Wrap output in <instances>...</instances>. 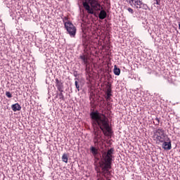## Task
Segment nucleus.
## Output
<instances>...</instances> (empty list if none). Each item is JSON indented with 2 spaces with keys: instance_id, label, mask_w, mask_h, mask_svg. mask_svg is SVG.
I'll return each mask as SVG.
<instances>
[{
  "instance_id": "obj_9",
  "label": "nucleus",
  "mask_w": 180,
  "mask_h": 180,
  "mask_svg": "<svg viewBox=\"0 0 180 180\" xmlns=\"http://www.w3.org/2000/svg\"><path fill=\"white\" fill-rule=\"evenodd\" d=\"M108 13H106V11L103 8L101 9L100 13L98 14L99 19L103 20V19H106Z\"/></svg>"
},
{
  "instance_id": "obj_26",
  "label": "nucleus",
  "mask_w": 180,
  "mask_h": 180,
  "mask_svg": "<svg viewBox=\"0 0 180 180\" xmlns=\"http://www.w3.org/2000/svg\"><path fill=\"white\" fill-rule=\"evenodd\" d=\"M98 161H99V158H96Z\"/></svg>"
},
{
  "instance_id": "obj_1",
  "label": "nucleus",
  "mask_w": 180,
  "mask_h": 180,
  "mask_svg": "<svg viewBox=\"0 0 180 180\" xmlns=\"http://www.w3.org/2000/svg\"><path fill=\"white\" fill-rule=\"evenodd\" d=\"M90 118L91 126L94 129V140H96L94 143H98L101 131L106 137H112L113 136L112 124L109 122V118L105 114L101 113L98 110L91 111L90 112ZM99 129L101 131H99Z\"/></svg>"
},
{
  "instance_id": "obj_11",
  "label": "nucleus",
  "mask_w": 180,
  "mask_h": 180,
  "mask_svg": "<svg viewBox=\"0 0 180 180\" xmlns=\"http://www.w3.org/2000/svg\"><path fill=\"white\" fill-rule=\"evenodd\" d=\"M136 9H144L145 11H147L148 9V6L147 4H143V1H139V4H138V6L136 7Z\"/></svg>"
},
{
  "instance_id": "obj_5",
  "label": "nucleus",
  "mask_w": 180,
  "mask_h": 180,
  "mask_svg": "<svg viewBox=\"0 0 180 180\" xmlns=\"http://www.w3.org/2000/svg\"><path fill=\"white\" fill-rule=\"evenodd\" d=\"M65 27L71 37H75L77 34V28L70 21L65 22Z\"/></svg>"
},
{
  "instance_id": "obj_17",
  "label": "nucleus",
  "mask_w": 180,
  "mask_h": 180,
  "mask_svg": "<svg viewBox=\"0 0 180 180\" xmlns=\"http://www.w3.org/2000/svg\"><path fill=\"white\" fill-rule=\"evenodd\" d=\"M62 161L63 162H65L67 164V162H68V155H67V153H64L62 156Z\"/></svg>"
},
{
  "instance_id": "obj_2",
  "label": "nucleus",
  "mask_w": 180,
  "mask_h": 180,
  "mask_svg": "<svg viewBox=\"0 0 180 180\" xmlns=\"http://www.w3.org/2000/svg\"><path fill=\"white\" fill-rule=\"evenodd\" d=\"M113 153L115 148H111L107 152L103 153V161L99 162L100 168L102 169L103 175L109 174V169H112V162H113Z\"/></svg>"
},
{
  "instance_id": "obj_21",
  "label": "nucleus",
  "mask_w": 180,
  "mask_h": 180,
  "mask_svg": "<svg viewBox=\"0 0 180 180\" xmlns=\"http://www.w3.org/2000/svg\"><path fill=\"white\" fill-rule=\"evenodd\" d=\"M6 96H7V98H12V94H11V91H6Z\"/></svg>"
},
{
  "instance_id": "obj_13",
  "label": "nucleus",
  "mask_w": 180,
  "mask_h": 180,
  "mask_svg": "<svg viewBox=\"0 0 180 180\" xmlns=\"http://www.w3.org/2000/svg\"><path fill=\"white\" fill-rule=\"evenodd\" d=\"M90 151H91V154L94 155V157L95 158H96V155H98V148H96L94 146H91Z\"/></svg>"
},
{
  "instance_id": "obj_18",
  "label": "nucleus",
  "mask_w": 180,
  "mask_h": 180,
  "mask_svg": "<svg viewBox=\"0 0 180 180\" xmlns=\"http://www.w3.org/2000/svg\"><path fill=\"white\" fill-rule=\"evenodd\" d=\"M63 91H60L58 94L56 95V98L59 97V99L61 101H65V98H64V94H63Z\"/></svg>"
},
{
  "instance_id": "obj_8",
  "label": "nucleus",
  "mask_w": 180,
  "mask_h": 180,
  "mask_svg": "<svg viewBox=\"0 0 180 180\" xmlns=\"http://www.w3.org/2000/svg\"><path fill=\"white\" fill-rule=\"evenodd\" d=\"M55 81H56L55 82L56 86L58 91H59V92H64V85L61 82V80H59L58 79H56Z\"/></svg>"
},
{
  "instance_id": "obj_6",
  "label": "nucleus",
  "mask_w": 180,
  "mask_h": 180,
  "mask_svg": "<svg viewBox=\"0 0 180 180\" xmlns=\"http://www.w3.org/2000/svg\"><path fill=\"white\" fill-rule=\"evenodd\" d=\"M160 143H162V148H163V150H165L166 151H168L171 150V148H172V141L169 136L164 139L163 141H161Z\"/></svg>"
},
{
  "instance_id": "obj_12",
  "label": "nucleus",
  "mask_w": 180,
  "mask_h": 180,
  "mask_svg": "<svg viewBox=\"0 0 180 180\" xmlns=\"http://www.w3.org/2000/svg\"><path fill=\"white\" fill-rule=\"evenodd\" d=\"M11 109L12 110H13L14 112H19L20 110H22V106H20L19 105V103H16L15 104H13L11 105Z\"/></svg>"
},
{
  "instance_id": "obj_19",
  "label": "nucleus",
  "mask_w": 180,
  "mask_h": 180,
  "mask_svg": "<svg viewBox=\"0 0 180 180\" xmlns=\"http://www.w3.org/2000/svg\"><path fill=\"white\" fill-rule=\"evenodd\" d=\"M153 124L155 126H159L160 125V118L156 117L155 118L153 119Z\"/></svg>"
},
{
  "instance_id": "obj_10",
  "label": "nucleus",
  "mask_w": 180,
  "mask_h": 180,
  "mask_svg": "<svg viewBox=\"0 0 180 180\" xmlns=\"http://www.w3.org/2000/svg\"><path fill=\"white\" fill-rule=\"evenodd\" d=\"M126 1L128 4H129V5H131V6H132V8H136L139 2L141 1V0H126Z\"/></svg>"
},
{
  "instance_id": "obj_22",
  "label": "nucleus",
  "mask_w": 180,
  "mask_h": 180,
  "mask_svg": "<svg viewBox=\"0 0 180 180\" xmlns=\"http://www.w3.org/2000/svg\"><path fill=\"white\" fill-rule=\"evenodd\" d=\"M75 86H76L77 91H79V84H78V82H77V81H75Z\"/></svg>"
},
{
  "instance_id": "obj_20",
  "label": "nucleus",
  "mask_w": 180,
  "mask_h": 180,
  "mask_svg": "<svg viewBox=\"0 0 180 180\" xmlns=\"http://www.w3.org/2000/svg\"><path fill=\"white\" fill-rule=\"evenodd\" d=\"M86 67L85 71L86 74H89L91 72V68L88 67V65H84Z\"/></svg>"
},
{
  "instance_id": "obj_25",
  "label": "nucleus",
  "mask_w": 180,
  "mask_h": 180,
  "mask_svg": "<svg viewBox=\"0 0 180 180\" xmlns=\"http://www.w3.org/2000/svg\"><path fill=\"white\" fill-rule=\"evenodd\" d=\"M156 5H161V0H155Z\"/></svg>"
},
{
  "instance_id": "obj_15",
  "label": "nucleus",
  "mask_w": 180,
  "mask_h": 180,
  "mask_svg": "<svg viewBox=\"0 0 180 180\" xmlns=\"http://www.w3.org/2000/svg\"><path fill=\"white\" fill-rule=\"evenodd\" d=\"M113 73L115 75H120V68H117V65H116L114 66Z\"/></svg>"
},
{
  "instance_id": "obj_24",
  "label": "nucleus",
  "mask_w": 180,
  "mask_h": 180,
  "mask_svg": "<svg viewBox=\"0 0 180 180\" xmlns=\"http://www.w3.org/2000/svg\"><path fill=\"white\" fill-rule=\"evenodd\" d=\"M127 11L129 12V13H134V11H133V8H128Z\"/></svg>"
},
{
  "instance_id": "obj_3",
  "label": "nucleus",
  "mask_w": 180,
  "mask_h": 180,
  "mask_svg": "<svg viewBox=\"0 0 180 180\" xmlns=\"http://www.w3.org/2000/svg\"><path fill=\"white\" fill-rule=\"evenodd\" d=\"M83 6L86 9L88 13L93 15L94 11L99 12L101 9H103L102 6H101L98 0H84L83 1Z\"/></svg>"
},
{
  "instance_id": "obj_16",
  "label": "nucleus",
  "mask_w": 180,
  "mask_h": 180,
  "mask_svg": "<svg viewBox=\"0 0 180 180\" xmlns=\"http://www.w3.org/2000/svg\"><path fill=\"white\" fill-rule=\"evenodd\" d=\"M101 174H102L104 176H106V175H109V172H108V173H107L105 174H103V173L102 172V170H101V171H98L97 172V177H98L97 180H104L103 177L99 176V175H101Z\"/></svg>"
},
{
  "instance_id": "obj_23",
  "label": "nucleus",
  "mask_w": 180,
  "mask_h": 180,
  "mask_svg": "<svg viewBox=\"0 0 180 180\" xmlns=\"http://www.w3.org/2000/svg\"><path fill=\"white\" fill-rule=\"evenodd\" d=\"M67 22H68V17H64L63 18L64 26H65V23H67Z\"/></svg>"
},
{
  "instance_id": "obj_4",
  "label": "nucleus",
  "mask_w": 180,
  "mask_h": 180,
  "mask_svg": "<svg viewBox=\"0 0 180 180\" xmlns=\"http://www.w3.org/2000/svg\"><path fill=\"white\" fill-rule=\"evenodd\" d=\"M153 136L156 141H158V143L163 141L164 140H165V139H167L168 137V135H167V134L165 133V130L162 128L155 129L153 131Z\"/></svg>"
},
{
  "instance_id": "obj_14",
  "label": "nucleus",
  "mask_w": 180,
  "mask_h": 180,
  "mask_svg": "<svg viewBox=\"0 0 180 180\" xmlns=\"http://www.w3.org/2000/svg\"><path fill=\"white\" fill-rule=\"evenodd\" d=\"M79 58L82 60L84 65H88V56L86 55L82 54L79 56Z\"/></svg>"
},
{
  "instance_id": "obj_7",
  "label": "nucleus",
  "mask_w": 180,
  "mask_h": 180,
  "mask_svg": "<svg viewBox=\"0 0 180 180\" xmlns=\"http://www.w3.org/2000/svg\"><path fill=\"white\" fill-rule=\"evenodd\" d=\"M106 91H105V94H106V100L107 101H110V96H112V84L110 83H108V84L106 85Z\"/></svg>"
}]
</instances>
